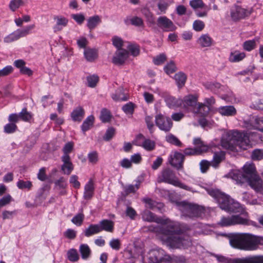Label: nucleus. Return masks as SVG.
<instances>
[{
  "label": "nucleus",
  "instance_id": "1",
  "mask_svg": "<svg viewBox=\"0 0 263 263\" xmlns=\"http://www.w3.org/2000/svg\"><path fill=\"white\" fill-rule=\"evenodd\" d=\"M204 188L208 193L217 201L222 210L227 212L240 213L238 215L222 217L218 223L219 225L222 227H229L239 224H250L246 216L247 213L239 203L230 198L229 196L221 192L219 190L214 188L212 185H205Z\"/></svg>",
  "mask_w": 263,
  "mask_h": 263
},
{
  "label": "nucleus",
  "instance_id": "2",
  "mask_svg": "<svg viewBox=\"0 0 263 263\" xmlns=\"http://www.w3.org/2000/svg\"><path fill=\"white\" fill-rule=\"evenodd\" d=\"M262 141L261 137L256 132L241 133L237 130L231 131L224 136L220 140L214 139L209 145L199 138H195L193 143L196 148H212L221 146L223 148H234L238 146L252 147L255 143Z\"/></svg>",
  "mask_w": 263,
  "mask_h": 263
},
{
  "label": "nucleus",
  "instance_id": "3",
  "mask_svg": "<svg viewBox=\"0 0 263 263\" xmlns=\"http://www.w3.org/2000/svg\"><path fill=\"white\" fill-rule=\"evenodd\" d=\"M226 176L231 178L237 184L242 185L247 183L256 192L263 191L262 180L256 174V168L253 163L247 162L244 165L243 173L240 170H234Z\"/></svg>",
  "mask_w": 263,
  "mask_h": 263
},
{
  "label": "nucleus",
  "instance_id": "4",
  "mask_svg": "<svg viewBox=\"0 0 263 263\" xmlns=\"http://www.w3.org/2000/svg\"><path fill=\"white\" fill-rule=\"evenodd\" d=\"M231 246L243 250H254L263 239L249 233H232L226 235Z\"/></svg>",
  "mask_w": 263,
  "mask_h": 263
},
{
  "label": "nucleus",
  "instance_id": "5",
  "mask_svg": "<svg viewBox=\"0 0 263 263\" xmlns=\"http://www.w3.org/2000/svg\"><path fill=\"white\" fill-rule=\"evenodd\" d=\"M163 235L162 239L171 248H178L181 244V227L180 223L169 221L160 228Z\"/></svg>",
  "mask_w": 263,
  "mask_h": 263
},
{
  "label": "nucleus",
  "instance_id": "6",
  "mask_svg": "<svg viewBox=\"0 0 263 263\" xmlns=\"http://www.w3.org/2000/svg\"><path fill=\"white\" fill-rule=\"evenodd\" d=\"M205 209L197 204L182 201V216L190 218H203L204 216Z\"/></svg>",
  "mask_w": 263,
  "mask_h": 263
},
{
  "label": "nucleus",
  "instance_id": "7",
  "mask_svg": "<svg viewBox=\"0 0 263 263\" xmlns=\"http://www.w3.org/2000/svg\"><path fill=\"white\" fill-rule=\"evenodd\" d=\"M217 261L226 263H263V256H251L242 258H236L230 260L221 255H214Z\"/></svg>",
  "mask_w": 263,
  "mask_h": 263
},
{
  "label": "nucleus",
  "instance_id": "8",
  "mask_svg": "<svg viewBox=\"0 0 263 263\" xmlns=\"http://www.w3.org/2000/svg\"><path fill=\"white\" fill-rule=\"evenodd\" d=\"M225 155V152L220 151L214 153L213 160L211 162L205 160H202L200 163L201 172L202 173H205L210 165L215 168H217L219 164L224 159Z\"/></svg>",
  "mask_w": 263,
  "mask_h": 263
},
{
  "label": "nucleus",
  "instance_id": "9",
  "mask_svg": "<svg viewBox=\"0 0 263 263\" xmlns=\"http://www.w3.org/2000/svg\"><path fill=\"white\" fill-rule=\"evenodd\" d=\"M157 182L158 183L166 182L177 187H181V183L179 179L176 178L173 172L168 168L161 171L158 177Z\"/></svg>",
  "mask_w": 263,
  "mask_h": 263
},
{
  "label": "nucleus",
  "instance_id": "10",
  "mask_svg": "<svg viewBox=\"0 0 263 263\" xmlns=\"http://www.w3.org/2000/svg\"><path fill=\"white\" fill-rule=\"evenodd\" d=\"M156 125L162 130L168 132L172 127L171 119L162 114H159L155 117Z\"/></svg>",
  "mask_w": 263,
  "mask_h": 263
},
{
  "label": "nucleus",
  "instance_id": "11",
  "mask_svg": "<svg viewBox=\"0 0 263 263\" xmlns=\"http://www.w3.org/2000/svg\"><path fill=\"white\" fill-rule=\"evenodd\" d=\"M157 25L164 31H173L176 29L172 21L164 16L158 17Z\"/></svg>",
  "mask_w": 263,
  "mask_h": 263
},
{
  "label": "nucleus",
  "instance_id": "12",
  "mask_svg": "<svg viewBox=\"0 0 263 263\" xmlns=\"http://www.w3.org/2000/svg\"><path fill=\"white\" fill-rule=\"evenodd\" d=\"M133 145L138 146H142L143 148H154L155 143L150 139H145L142 134H139L133 141Z\"/></svg>",
  "mask_w": 263,
  "mask_h": 263
},
{
  "label": "nucleus",
  "instance_id": "13",
  "mask_svg": "<svg viewBox=\"0 0 263 263\" xmlns=\"http://www.w3.org/2000/svg\"><path fill=\"white\" fill-rule=\"evenodd\" d=\"M250 14L249 11L239 6H234L231 11V16L232 19L237 21L244 18Z\"/></svg>",
  "mask_w": 263,
  "mask_h": 263
},
{
  "label": "nucleus",
  "instance_id": "14",
  "mask_svg": "<svg viewBox=\"0 0 263 263\" xmlns=\"http://www.w3.org/2000/svg\"><path fill=\"white\" fill-rule=\"evenodd\" d=\"M192 233L190 228L182 226V248H187L191 246L190 235Z\"/></svg>",
  "mask_w": 263,
  "mask_h": 263
},
{
  "label": "nucleus",
  "instance_id": "15",
  "mask_svg": "<svg viewBox=\"0 0 263 263\" xmlns=\"http://www.w3.org/2000/svg\"><path fill=\"white\" fill-rule=\"evenodd\" d=\"M128 52L125 49L117 50L112 58V62L116 65H122L128 57Z\"/></svg>",
  "mask_w": 263,
  "mask_h": 263
},
{
  "label": "nucleus",
  "instance_id": "16",
  "mask_svg": "<svg viewBox=\"0 0 263 263\" xmlns=\"http://www.w3.org/2000/svg\"><path fill=\"white\" fill-rule=\"evenodd\" d=\"M53 20L55 22V24L53 29L55 32L60 31L66 27L68 23V19L62 15H55L53 17Z\"/></svg>",
  "mask_w": 263,
  "mask_h": 263
},
{
  "label": "nucleus",
  "instance_id": "17",
  "mask_svg": "<svg viewBox=\"0 0 263 263\" xmlns=\"http://www.w3.org/2000/svg\"><path fill=\"white\" fill-rule=\"evenodd\" d=\"M246 56V53L243 51L233 50L231 51L228 59L230 62L237 63L242 61Z\"/></svg>",
  "mask_w": 263,
  "mask_h": 263
},
{
  "label": "nucleus",
  "instance_id": "18",
  "mask_svg": "<svg viewBox=\"0 0 263 263\" xmlns=\"http://www.w3.org/2000/svg\"><path fill=\"white\" fill-rule=\"evenodd\" d=\"M197 42L201 47L205 48L211 47L213 40L209 34H203L198 39Z\"/></svg>",
  "mask_w": 263,
  "mask_h": 263
},
{
  "label": "nucleus",
  "instance_id": "19",
  "mask_svg": "<svg viewBox=\"0 0 263 263\" xmlns=\"http://www.w3.org/2000/svg\"><path fill=\"white\" fill-rule=\"evenodd\" d=\"M210 110V106L202 103H198L197 107L194 108L193 112L199 116L204 117L208 116Z\"/></svg>",
  "mask_w": 263,
  "mask_h": 263
},
{
  "label": "nucleus",
  "instance_id": "20",
  "mask_svg": "<svg viewBox=\"0 0 263 263\" xmlns=\"http://www.w3.org/2000/svg\"><path fill=\"white\" fill-rule=\"evenodd\" d=\"M217 111L224 116H233L236 114V110L233 106H221L217 109Z\"/></svg>",
  "mask_w": 263,
  "mask_h": 263
},
{
  "label": "nucleus",
  "instance_id": "21",
  "mask_svg": "<svg viewBox=\"0 0 263 263\" xmlns=\"http://www.w3.org/2000/svg\"><path fill=\"white\" fill-rule=\"evenodd\" d=\"M197 102V97L193 95H189L184 98L183 105L184 107H186L188 110H193L196 107L194 105Z\"/></svg>",
  "mask_w": 263,
  "mask_h": 263
},
{
  "label": "nucleus",
  "instance_id": "22",
  "mask_svg": "<svg viewBox=\"0 0 263 263\" xmlns=\"http://www.w3.org/2000/svg\"><path fill=\"white\" fill-rule=\"evenodd\" d=\"M149 255V260L153 263H159L164 257L163 250H152Z\"/></svg>",
  "mask_w": 263,
  "mask_h": 263
},
{
  "label": "nucleus",
  "instance_id": "23",
  "mask_svg": "<svg viewBox=\"0 0 263 263\" xmlns=\"http://www.w3.org/2000/svg\"><path fill=\"white\" fill-rule=\"evenodd\" d=\"M142 217L144 220L149 222H161V220L158 218L155 214L148 210H145L142 214Z\"/></svg>",
  "mask_w": 263,
  "mask_h": 263
},
{
  "label": "nucleus",
  "instance_id": "24",
  "mask_svg": "<svg viewBox=\"0 0 263 263\" xmlns=\"http://www.w3.org/2000/svg\"><path fill=\"white\" fill-rule=\"evenodd\" d=\"M84 110L81 106L74 109L71 114V117L74 121L80 122L84 117Z\"/></svg>",
  "mask_w": 263,
  "mask_h": 263
},
{
  "label": "nucleus",
  "instance_id": "25",
  "mask_svg": "<svg viewBox=\"0 0 263 263\" xmlns=\"http://www.w3.org/2000/svg\"><path fill=\"white\" fill-rule=\"evenodd\" d=\"M100 228H101V232L103 230L112 232L114 228V222L109 220H103L101 221L99 224Z\"/></svg>",
  "mask_w": 263,
  "mask_h": 263
},
{
  "label": "nucleus",
  "instance_id": "26",
  "mask_svg": "<svg viewBox=\"0 0 263 263\" xmlns=\"http://www.w3.org/2000/svg\"><path fill=\"white\" fill-rule=\"evenodd\" d=\"M169 162L174 167L178 169L180 168L181 167V154L175 152L170 156Z\"/></svg>",
  "mask_w": 263,
  "mask_h": 263
},
{
  "label": "nucleus",
  "instance_id": "27",
  "mask_svg": "<svg viewBox=\"0 0 263 263\" xmlns=\"http://www.w3.org/2000/svg\"><path fill=\"white\" fill-rule=\"evenodd\" d=\"M165 102L170 108H172L179 107L181 105V100L180 99H177L171 96H166L165 98Z\"/></svg>",
  "mask_w": 263,
  "mask_h": 263
},
{
  "label": "nucleus",
  "instance_id": "28",
  "mask_svg": "<svg viewBox=\"0 0 263 263\" xmlns=\"http://www.w3.org/2000/svg\"><path fill=\"white\" fill-rule=\"evenodd\" d=\"M101 22L100 17L99 15H95L87 20V26L91 30L96 28Z\"/></svg>",
  "mask_w": 263,
  "mask_h": 263
},
{
  "label": "nucleus",
  "instance_id": "29",
  "mask_svg": "<svg viewBox=\"0 0 263 263\" xmlns=\"http://www.w3.org/2000/svg\"><path fill=\"white\" fill-rule=\"evenodd\" d=\"M84 54L86 59L89 62L94 61L98 57L97 51L94 49H86Z\"/></svg>",
  "mask_w": 263,
  "mask_h": 263
},
{
  "label": "nucleus",
  "instance_id": "30",
  "mask_svg": "<svg viewBox=\"0 0 263 263\" xmlns=\"http://www.w3.org/2000/svg\"><path fill=\"white\" fill-rule=\"evenodd\" d=\"M27 0H11L9 5V9L13 12L15 11L19 8L24 6Z\"/></svg>",
  "mask_w": 263,
  "mask_h": 263
},
{
  "label": "nucleus",
  "instance_id": "31",
  "mask_svg": "<svg viewBox=\"0 0 263 263\" xmlns=\"http://www.w3.org/2000/svg\"><path fill=\"white\" fill-rule=\"evenodd\" d=\"M100 232L101 228L99 224H91L85 230L84 234L86 237H89Z\"/></svg>",
  "mask_w": 263,
  "mask_h": 263
},
{
  "label": "nucleus",
  "instance_id": "32",
  "mask_svg": "<svg viewBox=\"0 0 263 263\" xmlns=\"http://www.w3.org/2000/svg\"><path fill=\"white\" fill-rule=\"evenodd\" d=\"M112 99L115 101H124L127 100L128 98L123 93L122 88H119L111 96Z\"/></svg>",
  "mask_w": 263,
  "mask_h": 263
},
{
  "label": "nucleus",
  "instance_id": "33",
  "mask_svg": "<svg viewBox=\"0 0 263 263\" xmlns=\"http://www.w3.org/2000/svg\"><path fill=\"white\" fill-rule=\"evenodd\" d=\"M93 185L91 181H89L85 186L84 197L85 199H90L93 194Z\"/></svg>",
  "mask_w": 263,
  "mask_h": 263
},
{
  "label": "nucleus",
  "instance_id": "34",
  "mask_svg": "<svg viewBox=\"0 0 263 263\" xmlns=\"http://www.w3.org/2000/svg\"><path fill=\"white\" fill-rule=\"evenodd\" d=\"M143 201L146 204V206L149 209L154 210L158 209L159 210L163 207V204L161 203H157L150 198H144Z\"/></svg>",
  "mask_w": 263,
  "mask_h": 263
},
{
  "label": "nucleus",
  "instance_id": "35",
  "mask_svg": "<svg viewBox=\"0 0 263 263\" xmlns=\"http://www.w3.org/2000/svg\"><path fill=\"white\" fill-rule=\"evenodd\" d=\"M94 122V117L93 116H88L83 122L81 128L83 132L90 129L92 127Z\"/></svg>",
  "mask_w": 263,
  "mask_h": 263
},
{
  "label": "nucleus",
  "instance_id": "36",
  "mask_svg": "<svg viewBox=\"0 0 263 263\" xmlns=\"http://www.w3.org/2000/svg\"><path fill=\"white\" fill-rule=\"evenodd\" d=\"M79 251L81 254V257L83 259L88 258L91 254V250L89 246L86 244H82L80 246Z\"/></svg>",
  "mask_w": 263,
  "mask_h": 263
},
{
  "label": "nucleus",
  "instance_id": "37",
  "mask_svg": "<svg viewBox=\"0 0 263 263\" xmlns=\"http://www.w3.org/2000/svg\"><path fill=\"white\" fill-rule=\"evenodd\" d=\"M251 121L255 128L263 132V117H255Z\"/></svg>",
  "mask_w": 263,
  "mask_h": 263
},
{
  "label": "nucleus",
  "instance_id": "38",
  "mask_svg": "<svg viewBox=\"0 0 263 263\" xmlns=\"http://www.w3.org/2000/svg\"><path fill=\"white\" fill-rule=\"evenodd\" d=\"M140 185V182L138 181L135 185L129 184L124 187V192L126 194L135 193L138 190Z\"/></svg>",
  "mask_w": 263,
  "mask_h": 263
},
{
  "label": "nucleus",
  "instance_id": "39",
  "mask_svg": "<svg viewBox=\"0 0 263 263\" xmlns=\"http://www.w3.org/2000/svg\"><path fill=\"white\" fill-rule=\"evenodd\" d=\"M20 119L25 122H29L32 118V114L28 112L26 108H24L19 113Z\"/></svg>",
  "mask_w": 263,
  "mask_h": 263
},
{
  "label": "nucleus",
  "instance_id": "40",
  "mask_svg": "<svg viewBox=\"0 0 263 263\" xmlns=\"http://www.w3.org/2000/svg\"><path fill=\"white\" fill-rule=\"evenodd\" d=\"M35 27L34 25H31L27 26L23 29H18L16 30L17 34L18 35L19 39L22 37L26 36L30 33V31L33 29Z\"/></svg>",
  "mask_w": 263,
  "mask_h": 263
},
{
  "label": "nucleus",
  "instance_id": "41",
  "mask_svg": "<svg viewBox=\"0 0 263 263\" xmlns=\"http://www.w3.org/2000/svg\"><path fill=\"white\" fill-rule=\"evenodd\" d=\"M54 190H60L63 188H66L67 186L66 180L63 177L54 182Z\"/></svg>",
  "mask_w": 263,
  "mask_h": 263
},
{
  "label": "nucleus",
  "instance_id": "42",
  "mask_svg": "<svg viewBox=\"0 0 263 263\" xmlns=\"http://www.w3.org/2000/svg\"><path fill=\"white\" fill-rule=\"evenodd\" d=\"M111 115L109 110L106 108H103L101 112L100 119L101 120L104 122H108L110 121Z\"/></svg>",
  "mask_w": 263,
  "mask_h": 263
},
{
  "label": "nucleus",
  "instance_id": "43",
  "mask_svg": "<svg viewBox=\"0 0 263 263\" xmlns=\"http://www.w3.org/2000/svg\"><path fill=\"white\" fill-rule=\"evenodd\" d=\"M17 186L21 190L28 189L29 190L31 189L32 184L30 181H25L23 180H19L17 182Z\"/></svg>",
  "mask_w": 263,
  "mask_h": 263
},
{
  "label": "nucleus",
  "instance_id": "44",
  "mask_svg": "<svg viewBox=\"0 0 263 263\" xmlns=\"http://www.w3.org/2000/svg\"><path fill=\"white\" fill-rule=\"evenodd\" d=\"M190 5L194 9L205 8L206 7L202 0H191L190 1Z\"/></svg>",
  "mask_w": 263,
  "mask_h": 263
},
{
  "label": "nucleus",
  "instance_id": "45",
  "mask_svg": "<svg viewBox=\"0 0 263 263\" xmlns=\"http://www.w3.org/2000/svg\"><path fill=\"white\" fill-rule=\"evenodd\" d=\"M186 155H201L208 152V149H186Z\"/></svg>",
  "mask_w": 263,
  "mask_h": 263
},
{
  "label": "nucleus",
  "instance_id": "46",
  "mask_svg": "<svg viewBox=\"0 0 263 263\" xmlns=\"http://www.w3.org/2000/svg\"><path fill=\"white\" fill-rule=\"evenodd\" d=\"M67 257L70 261L72 262L77 261L79 259L77 251L74 249H71L68 251Z\"/></svg>",
  "mask_w": 263,
  "mask_h": 263
},
{
  "label": "nucleus",
  "instance_id": "47",
  "mask_svg": "<svg viewBox=\"0 0 263 263\" xmlns=\"http://www.w3.org/2000/svg\"><path fill=\"white\" fill-rule=\"evenodd\" d=\"M128 252L131 257L134 259H137L143 253V249L139 247H135L133 250H129Z\"/></svg>",
  "mask_w": 263,
  "mask_h": 263
},
{
  "label": "nucleus",
  "instance_id": "48",
  "mask_svg": "<svg viewBox=\"0 0 263 263\" xmlns=\"http://www.w3.org/2000/svg\"><path fill=\"white\" fill-rule=\"evenodd\" d=\"M252 196L247 193H244L242 194V200L245 201L247 203L255 205L258 204L257 200L256 199H252Z\"/></svg>",
  "mask_w": 263,
  "mask_h": 263
},
{
  "label": "nucleus",
  "instance_id": "49",
  "mask_svg": "<svg viewBox=\"0 0 263 263\" xmlns=\"http://www.w3.org/2000/svg\"><path fill=\"white\" fill-rule=\"evenodd\" d=\"M255 46L256 42L254 40L247 41L243 44V49L248 51H251L255 48Z\"/></svg>",
  "mask_w": 263,
  "mask_h": 263
},
{
  "label": "nucleus",
  "instance_id": "50",
  "mask_svg": "<svg viewBox=\"0 0 263 263\" xmlns=\"http://www.w3.org/2000/svg\"><path fill=\"white\" fill-rule=\"evenodd\" d=\"M84 219V215L82 213H79L73 217L71 221L74 224L80 226H81Z\"/></svg>",
  "mask_w": 263,
  "mask_h": 263
},
{
  "label": "nucleus",
  "instance_id": "51",
  "mask_svg": "<svg viewBox=\"0 0 263 263\" xmlns=\"http://www.w3.org/2000/svg\"><path fill=\"white\" fill-rule=\"evenodd\" d=\"M204 27L205 24L204 22L199 20L195 21L193 24V28L196 31H202Z\"/></svg>",
  "mask_w": 263,
  "mask_h": 263
},
{
  "label": "nucleus",
  "instance_id": "52",
  "mask_svg": "<svg viewBox=\"0 0 263 263\" xmlns=\"http://www.w3.org/2000/svg\"><path fill=\"white\" fill-rule=\"evenodd\" d=\"M64 174L70 175L73 170V165L72 163H63L61 167Z\"/></svg>",
  "mask_w": 263,
  "mask_h": 263
},
{
  "label": "nucleus",
  "instance_id": "53",
  "mask_svg": "<svg viewBox=\"0 0 263 263\" xmlns=\"http://www.w3.org/2000/svg\"><path fill=\"white\" fill-rule=\"evenodd\" d=\"M18 39H19L18 35L16 31H15L5 37L4 41L5 43H9L17 40Z\"/></svg>",
  "mask_w": 263,
  "mask_h": 263
},
{
  "label": "nucleus",
  "instance_id": "54",
  "mask_svg": "<svg viewBox=\"0 0 263 263\" xmlns=\"http://www.w3.org/2000/svg\"><path fill=\"white\" fill-rule=\"evenodd\" d=\"M112 42L113 45L118 49V50L122 49L121 48L123 45V41L121 38L114 36L112 39Z\"/></svg>",
  "mask_w": 263,
  "mask_h": 263
},
{
  "label": "nucleus",
  "instance_id": "55",
  "mask_svg": "<svg viewBox=\"0 0 263 263\" xmlns=\"http://www.w3.org/2000/svg\"><path fill=\"white\" fill-rule=\"evenodd\" d=\"M17 126L14 123H9L4 126V132L7 134L13 133L16 131Z\"/></svg>",
  "mask_w": 263,
  "mask_h": 263
},
{
  "label": "nucleus",
  "instance_id": "56",
  "mask_svg": "<svg viewBox=\"0 0 263 263\" xmlns=\"http://www.w3.org/2000/svg\"><path fill=\"white\" fill-rule=\"evenodd\" d=\"M135 105L132 102H129L122 107L123 110L126 114H133L134 110Z\"/></svg>",
  "mask_w": 263,
  "mask_h": 263
},
{
  "label": "nucleus",
  "instance_id": "57",
  "mask_svg": "<svg viewBox=\"0 0 263 263\" xmlns=\"http://www.w3.org/2000/svg\"><path fill=\"white\" fill-rule=\"evenodd\" d=\"M115 134V129L113 127H109L106 130L104 136H103V139L105 141L110 140Z\"/></svg>",
  "mask_w": 263,
  "mask_h": 263
},
{
  "label": "nucleus",
  "instance_id": "58",
  "mask_svg": "<svg viewBox=\"0 0 263 263\" xmlns=\"http://www.w3.org/2000/svg\"><path fill=\"white\" fill-rule=\"evenodd\" d=\"M166 140L175 146H179L180 145V142L178 139H177L174 135L170 134L166 136L165 137Z\"/></svg>",
  "mask_w": 263,
  "mask_h": 263
},
{
  "label": "nucleus",
  "instance_id": "59",
  "mask_svg": "<svg viewBox=\"0 0 263 263\" xmlns=\"http://www.w3.org/2000/svg\"><path fill=\"white\" fill-rule=\"evenodd\" d=\"M88 85L91 87H94L99 81V77L97 76L93 75L88 77L87 78Z\"/></svg>",
  "mask_w": 263,
  "mask_h": 263
},
{
  "label": "nucleus",
  "instance_id": "60",
  "mask_svg": "<svg viewBox=\"0 0 263 263\" xmlns=\"http://www.w3.org/2000/svg\"><path fill=\"white\" fill-rule=\"evenodd\" d=\"M127 49L133 56H137L139 54V47L136 44H129Z\"/></svg>",
  "mask_w": 263,
  "mask_h": 263
},
{
  "label": "nucleus",
  "instance_id": "61",
  "mask_svg": "<svg viewBox=\"0 0 263 263\" xmlns=\"http://www.w3.org/2000/svg\"><path fill=\"white\" fill-rule=\"evenodd\" d=\"M164 70L167 74H170L176 71V67L173 62H171L164 67Z\"/></svg>",
  "mask_w": 263,
  "mask_h": 263
},
{
  "label": "nucleus",
  "instance_id": "62",
  "mask_svg": "<svg viewBox=\"0 0 263 263\" xmlns=\"http://www.w3.org/2000/svg\"><path fill=\"white\" fill-rule=\"evenodd\" d=\"M263 157V151L261 149H255L252 154V158L253 160H260Z\"/></svg>",
  "mask_w": 263,
  "mask_h": 263
},
{
  "label": "nucleus",
  "instance_id": "63",
  "mask_svg": "<svg viewBox=\"0 0 263 263\" xmlns=\"http://www.w3.org/2000/svg\"><path fill=\"white\" fill-rule=\"evenodd\" d=\"M205 86L206 88L211 89L213 91H216L220 88L221 85L218 83H207L205 84Z\"/></svg>",
  "mask_w": 263,
  "mask_h": 263
},
{
  "label": "nucleus",
  "instance_id": "64",
  "mask_svg": "<svg viewBox=\"0 0 263 263\" xmlns=\"http://www.w3.org/2000/svg\"><path fill=\"white\" fill-rule=\"evenodd\" d=\"M166 58L164 54L162 53L154 58V63L155 65H159L163 64L166 60Z\"/></svg>",
  "mask_w": 263,
  "mask_h": 263
}]
</instances>
